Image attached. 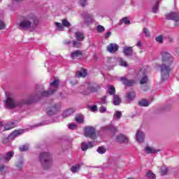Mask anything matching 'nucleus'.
Wrapping results in <instances>:
<instances>
[{
  "instance_id": "obj_26",
  "label": "nucleus",
  "mask_w": 179,
  "mask_h": 179,
  "mask_svg": "<svg viewBox=\"0 0 179 179\" xmlns=\"http://www.w3.org/2000/svg\"><path fill=\"white\" fill-rule=\"evenodd\" d=\"M75 36L78 41H83V39L85 38V34H83V32H76Z\"/></svg>"
},
{
  "instance_id": "obj_3",
  "label": "nucleus",
  "mask_w": 179,
  "mask_h": 179,
  "mask_svg": "<svg viewBox=\"0 0 179 179\" xmlns=\"http://www.w3.org/2000/svg\"><path fill=\"white\" fill-rule=\"evenodd\" d=\"M38 18L34 13H30L23 17L22 20L20 22L19 27L22 30H29L32 27L34 29L38 24Z\"/></svg>"
},
{
  "instance_id": "obj_31",
  "label": "nucleus",
  "mask_w": 179,
  "mask_h": 179,
  "mask_svg": "<svg viewBox=\"0 0 179 179\" xmlns=\"http://www.w3.org/2000/svg\"><path fill=\"white\" fill-rule=\"evenodd\" d=\"M138 104L141 107H148L150 103H149V101H148L146 99H143L138 102Z\"/></svg>"
},
{
  "instance_id": "obj_9",
  "label": "nucleus",
  "mask_w": 179,
  "mask_h": 179,
  "mask_svg": "<svg viewBox=\"0 0 179 179\" xmlns=\"http://www.w3.org/2000/svg\"><path fill=\"white\" fill-rule=\"evenodd\" d=\"M81 16H83L84 19V23L86 24H92L93 22H94V17H93V15L89 14L87 13H83L81 14Z\"/></svg>"
},
{
  "instance_id": "obj_18",
  "label": "nucleus",
  "mask_w": 179,
  "mask_h": 179,
  "mask_svg": "<svg viewBox=\"0 0 179 179\" xmlns=\"http://www.w3.org/2000/svg\"><path fill=\"white\" fill-rule=\"evenodd\" d=\"M116 139L120 143H127L129 138L124 134L117 136Z\"/></svg>"
},
{
  "instance_id": "obj_50",
  "label": "nucleus",
  "mask_w": 179,
  "mask_h": 179,
  "mask_svg": "<svg viewBox=\"0 0 179 179\" xmlns=\"http://www.w3.org/2000/svg\"><path fill=\"white\" fill-rule=\"evenodd\" d=\"M69 127V129H76V128H78V125L75 124H70L68 125Z\"/></svg>"
},
{
  "instance_id": "obj_54",
  "label": "nucleus",
  "mask_w": 179,
  "mask_h": 179,
  "mask_svg": "<svg viewBox=\"0 0 179 179\" xmlns=\"http://www.w3.org/2000/svg\"><path fill=\"white\" fill-rule=\"evenodd\" d=\"M110 36H111V31H108L107 33L105 34L104 38L107 39L110 37Z\"/></svg>"
},
{
  "instance_id": "obj_10",
  "label": "nucleus",
  "mask_w": 179,
  "mask_h": 179,
  "mask_svg": "<svg viewBox=\"0 0 179 179\" xmlns=\"http://www.w3.org/2000/svg\"><path fill=\"white\" fill-rule=\"evenodd\" d=\"M61 108V103H57L52 106V108H48L46 109V113L48 115H54Z\"/></svg>"
},
{
  "instance_id": "obj_14",
  "label": "nucleus",
  "mask_w": 179,
  "mask_h": 179,
  "mask_svg": "<svg viewBox=\"0 0 179 179\" xmlns=\"http://www.w3.org/2000/svg\"><path fill=\"white\" fill-rule=\"evenodd\" d=\"M134 52V50L132 49V47L131 46H124L123 48V53L127 57H132Z\"/></svg>"
},
{
  "instance_id": "obj_29",
  "label": "nucleus",
  "mask_w": 179,
  "mask_h": 179,
  "mask_svg": "<svg viewBox=\"0 0 179 179\" xmlns=\"http://www.w3.org/2000/svg\"><path fill=\"white\" fill-rule=\"evenodd\" d=\"M107 92L108 93V94H110V96H114V94H115V88L114 87V86L113 85H110L108 87V91Z\"/></svg>"
},
{
  "instance_id": "obj_59",
  "label": "nucleus",
  "mask_w": 179,
  "mask_h": 179,
  "mask_svg": "<svg viewBox=\"0 0 179 179\" xmlns=\"http://www.w3.org/2000/svg\"><path fill=\"white\" fill-rule=\"evenodd\" d=\"M3 127V125H2V122H0V127Z\"/></svg>"
},
{
  "instance_id": "obj_33",
  "label": "nucleus",
  "mask_w": 179,
  "mask_h": 179,
  "mask_svg": "<svg viewBox=\"0 0 179 179\" xmlns=\"http://www.w3.org/2000/svg\"><path fill=\"white\" fill-rule=\"evenodd\" d=\"M73 47H75L76 48H80V47H82V43H80V41H73Z\"/></svg>"
},
{
  "instance_id": "obj_56",
  "label": "nucleus",
  "mask_w": 179,
  "mask_h": 179,
  "mask_svg": "<svg viewBox=\"0 0 179 179\" xmlns=\"http://www.w3.org/2000/svg\"><path fill=\"white\" fill-rule=\"evenodd\" d=\"M17 167L18 170L22 169V167H23V163L20 162V164L17 165Z\"/></svg>"
},
{
  "instance_id": "obj_37",
  "label": "nucleus",
  "mask_w": 179,
  "mask_h": 179,
  "mask_svg": "<svg viewBox=\"0 0 179 179\" xmlns=\"http://www.w3.org/2000/svg\"><path fill=\"white\" fill-rule=\"evenodd\" d=\"M97 152L100 155H104V153H106V148L103 146L99 147L97 149Z\"/></svg>"
},
{
  "instance_id": "obj_60",
  "label": "nucleus",
  "mask_w": 179,
  "mask_h": 179,
  "mask_svg": "<svg viewBox=\"0 0 179 179\" xmlns=\"http://www.w3.org/2000/svg\"><path fill=\"white\" fill-rule=\"evenodd\" d=\"M128 179H135V178H129Z\"/></svg>"
},
{
  "instance_id": "obj_42",
  "label": "nucleus",
  "mask_w": 179,
  "mask_h": 179,
  "mask_svg": "<svg viewBox=\"0 0 179 179\" xmlns=\"http://www.w3.org/2000/svg\"><path fill=\"white\" fill-rule=\"evenodd\" d=\"M55 24L57 27V29L60 30V31H62V30H64V25L62 24L59 22H55Z\"/></svg>"
},
{
  "instance_id": "obj_58",
  "label": "nucleus",
  "mask_w": 179,
  "mask_h": 179,
  "mask_svg": "<svg viewBox=\"0 0 179 179\" xmlns=\"http://www.w3.org/2000/svg\"><path fill=\"white\" fill-rule=\"evenodd\" d=\"M14 1H15V2H22V1L23 0H14Z\"/></svg>"
},
{
  "instance_id": "obj_41",
  "label": "nucleus",
  "mask_w": 179,
  "mask_h": 179,
  "mask_svg": "<svg viewBox=\"0 0 179 179\" xmlns=\"http://www.w3.org/2000/svg\"><path fill=\"white\" fill-rule=\"evenodd\" d=\"M147 177L148 178H150V179H155L156 178V175L153 173H152V171H148L147 173Z\"/></svg>"
},
{
  "instance_id": "obj_20",
  "label": "nucleus",
  "mask_w": 179,
  "mask_h": 179,
  "mask_svg": "<svg viewBox=\"0 0 179 179\" xmlns=\"http://www.w3.org/2000/svg\"><path fill=\"white\" fill-rule=\"evenodd\" d=\"M87 76V71L85 69H82L76 73V78H86Z\"/></svg>"
},
{
  "instance_id": "obj_28",
  "label": "nucleus",
  "mask_w": 179,
  "mask_h": 179,
  "mask_svg": "<svg viewBox=\"0 0 179 179\" xmlns=\"http://www.w3.org/2000/svg\"><path fill=\"white\" fill-rule=\"evenodd\" d=\"M79 170H80V164H76L73 165L71 168V173H73L74 174L76 173H78V171H79Z\"/></svg>"
},
{
  "instance_id": "obj_38",
  "label": "nucleus",
  "mask_w": 179,
  "mask_h": 179,
  "mask_svg": "<svg viewBox=\"0 0 179 179\" xmlns=\"http://www.w3.org/2000/svg\"><path fill=\"white\" fill-rule=\"evenodd\" d=\"M113 166H115V160L110 159L108 161V166L106 167H113Z\"/></svg>"
},
{
  "instance_id": "obj_40",
  "label": "nucleus",
  "mask_w": 179,
  "mask_h": 179,
  "mask_svg": "<svg viewBox=\"0 0 179 179\" xmlns=\"http://www.w3.org/2000/svg\"><path fill=\"white\" fill-rule=\"evenodd\" d=\"M96 30L98 33H103L105 31L106 28H104V27L101 26V25H98L96 27Z\"/></svg>"
},
{
  "instance_id": "obj_52",
  "label": "nucleus",
  "mask_w": 179,
  "mask_h": 179,
  "mask_svg": "<svg viewBox=\"0 0 179 179\" xmlns=\"http://www.w3.org/2000/svg\"><path fill=\"white\" fill-rule=\"evenodd\" d=\"M5 29V23L0 20V30H3Z\"/></svg>"
},
{
  "instance_id": "obj_21",
  "label": "nucleus",
  "mask_w": 179,
  "mask_h": 179,
  "mask_svg": "<svg viewBox=\"0 0 179 179\" xmlns=\"http://www.w3.org/2000/svg\"><path fill=\"white\" fill-rule=\"evenodd\" d=\"M16 127V122L11 121L7 122V124L4 127L3 131H9L10 129H12L13 128H15Z\"/></svg>"
},
{
  "instance_id": "obj_48",
  "label": "nucleus",
  "mask_w": 179,
  "mask_h": 179,
  "mask_svg": "<svg viewBox=\"0 0 179 179\" xmlns=\"http://www.w3.org/2000/svg\"><path fill=\"white\" fill-rule=\"evenodd\" d=\"M106 111H107V108H106V106H101L99 108V112L101 113L102 114L106 113Z\"/></svg>"
},
{
  "instance_id": "obj_55",
  "label": "nucleus",
  "mask_w": 179,
  "mask_h": 179,
  "mask_svg": "<svg viewBox=\"0 0 179 179\" xmlns=\"http://www.w3.org/2000/svg\"><path fill=\"white\" fill-rule=\"evenodd\" d=\"M136 45L138 47V48H141V47H142V42H141V41H137Z\"/></svg>"
},
{
  "instance_id": "obj_46",
  "label": "nucleus",
  "mask_w": 179,
  "mask_h": 179,
  "mask_svg": "<svg viewBox=\"0 0 179 179\" xmlns=\"http://www.w3.org/2000/svg\"><path fill=\"white\" fill-rule=\"evenodd\" d=\"M122 22L124 24H131V21L129 20H128V17H127L122 18Z\"/></svg>"
},
{
  "instance_id": "obj_13",
  "label": "nucleus",
  "mask_w": 179,
  "mask_h": 179,
  "mask_svg": "<svg viewBox=\"0 0 179 179\" xmlns=\"http://www.w3.org/2000/svg\"><path fill=\"white\" fill-rule=\"evenodd\" d=\"M135 97H136V94H135L134 91L127 92L125 96V99L128 103H131V101H134Z\"/></svg>"
},
{
  "instance_id": "obj_39",
  "label": "nucleus",
  "mask_w": 179,
  "mask_h": 179,
  "mask_svg": "<svg viewBox=\"0 0 179 179\" xmlns=\"http://www.w3.org/2000/svg\"><path fill=\"white\" fill-rule=\"evenodd\" d=\"M62 24L64 26V27H71V22L66 19L62 20Z\"/></svg>"
},
{
  "instance_id": "obj_8",
  "label": "nucleus",
  "mask_w": 179,
  "mask_h": 179,
  "mask_svg": "<svg viewBox=\"0 0 179 179\" xmlns=\"http://www.w3.org/2000/svg\"><path fill=\"white\" fill-rule=\"evenodd\" d=\"M167 20H174L175 26H179V13L173 12L166 15Z\"/></svg>"
},
{
  "instance_id": "obj_44",
  "label": "nucleus",
  "mask_w": 179,
  "mask_h": 179,
  "mask_svg": "<svg viewBox=\"0 0 179 179\" xmlns=\"http://www.w3.org/2000/svg\"><path fill=\"white\" fill-rule=\"evenodd\" d=\"M20 152H26V150H29V145H24L20 147Z\"/></svg>"
},
{
  "instance_id": "obj_35",
  "label": "nucleus",
  "mask_w": 179,
  "mask_h": 179,
  "mask_svg": "<svg viewBox=\"0 0 179 179\" xmlns=\"http://www.w3.org/2000/svg\"><path fill=\"white\" fill-rule=\"evenodd\" d=\"M98 103L100 104L101 106L102 104H107V96H103L100 99V101H98Z\"/></svg>"
},
{
  "instance_id": "obj_51",
  "label": "nucleus",
  "mask_w": 179,
  "mask_h": 179,
  "mask_svg": "<svg viewBox=\"0 0 179 179\" xmlns=\"http://www.w3.org/2000/svg\"><path fill=\"white\" fill-rule=\"evenodd\" d=\"M120 64L121 66H128L127 62L124 61L122 59H120Z\"/></svg>"
},
{
  "instance_id": "obj_32",
  "label": "nucleus",
  "mask_w": 179,
  "mask_h": 179,
  "mask_svg": "<svg viewBox=\"0 0 179 179\" xmlns=\"http://www.w3.org/2000/svg\"><path fill=\"white\" fill-rule=\"evenodd\" d=\"M155 41H157V43H159V44H163L164 41V37L163 36V35H159L155 38Z\"/></svg>"
},
{
  "instance_id": "obj_4",
  "label": "nucleus",
  "mask_w": 179,
  "mask_h": 179,
  "mask_svg": "<svg viewBox=\"0 0 179 179\" xmlns=\"http://www.w3.org/2000/svg\"><path fill=\"white\" fill-rule=\"evenodd\" d=\"M38 159L44 170H48V169L52 166V157H51V154H50V152H44L41 153Z\"/></svg>"
},
{
  "instance_id": "obj_5",
  "label": "nucleus",
  "mask_w": 179,
  "mask_h": 179,
  "mask_svg": "<svg viewBox=\"0 0 179 179\" xmlns=\"http://www.w3.org/2000/svg\"><path fill=\"white\" fill-rule=\"evenodd\" d=\"M100 89V87L96 84L85 83L84 85H81L79 92L85 96L90 94L93 92H97V90Z\"/></svg>"
},
{
  "instance_id": "obj_23",
  "label": "nucleus",
  "mask_w": 179,
  "mask_h": 179,
  "mask_svg": "<svg viewBox=\"0 0 179 179\" xmlns=\"http://www.w3.org/2000/svg\"><path fill=\"white\" fill-rule=\"evenodd\" d=\"M71 57L72 59H77L79 57H82V51L76 50L71 53Z\"/></svg>"
},
{
  "instance_id": "obj_22",
  "label": "nucleus",
  "mask_w": 179,
  "mask_h": 179,
  "mask_svg": "<svg viewBox=\"0 0 179 179\" xmlns=\"http://www.w3.org/2000/svg\"><path fill=\"white\" fill-rule=\"evenodd\" d=\"M76 110L73 108L67 109L63 113V118H66V117H70V115H72L73 113H75Z\"/></svg>"
},
{
  "instance_id": "obj_19",
  "label": "nucleus",
  "mask_w": 179,
  "mask_h": 179,
  "mask_svg": "<svg viewBox=\"0 0 179 179\" xmlns=\"http://www.w3.org/2000/svg\"><path fill=\"white\" fill-rule=\"evenodd\" d=\"M145 153H148V155H155V153L160 152V150H156L153 147L147 146L145 148Z\"/></svg>"
},
{
  "instance_id": "obj_15",
  "label": "nucleus",
  "mask_w": 179,
  "mask_h": 179,
  "mask_svg": "<svg viewBox=\"0 0 179 179\" xmlns=\"http://www.w3.org/2000/svg\"><path fill=\"white\" fill-rule=\"evenodd\" d=\"M143 77L140 81L141 85H145V83H148V76H146V73H145V69H141L138 73V75H142Z\"/></svg>"
},
{
  "instance_id": "obj_36",
  "label": "nucleus",
  "mask_w": 179,
  "mask_h": 179,
  "mask_svg": "<svg viewBox=\"0 0 179 179\" xmlns=\"http://www.w3.org/2000/svg\"><path fill=\"white\" fill-rule=\"evenodd\" d=\"M167 171H169V169L166 166H162L161 168V175L166 176L167 174Z\"/></svg>"
},
{
  "instance_id": "obj_2",
  "label": "nucleus",
  "mask_w": 179,
  "mask_h": 179,
  "mask_svg": "<svg viewBox=\"0 0 179 179\" xmlns=\"http://www.w3.org/2000/svg\"><path fill=\"white\" fill-rule=\"evenodd\" d=\"M162 64L160 66L161 77L162 80H167L170 77V71L171 65L174 62V57L167 51L161 52Z\"/></svg>"
},
{
  "instance_id": "obj_11",
  "label": "nucleus",
  "mask_w": 179,
  "mask_h": 179,
  "mask_svg": "<svg viewBox=\"0 0 179 179\" xmlns=\"http://www.w3.org/2000/svg\"><path fill=\"white\" fill-rule=\"evenodd\" d=\"M94 146V141L83 142L81 143V149L83 152H86L87 149H92Z\"/></svg>"
},
{
  "instance_id": "obj_30",
  "label": "nucleus",
  "mask_w": 179,
  "mask_h": 179,
  "mask_svg": "<svg viewBox=\"0 0 179 179\" xmlns=\"http://www.w3.org/2000/svg\"><path fill=\"white\" fill-rule=\"evenodd\" d=\"M84 119L85 117L82 115H78L76 116V122H78V124H83Z\"/></svg>"
},
{
  "instance_id": "obj_24",
  "label": "nucleus",
  "mask_w": 179,
  "mask_h": 179,
  "mask_svg": "<svg viewBox=\"0 0 179 179\" xmlns=\"http://www.w3.org/2000/svg\"><path fill=\"white\" fill-rule=\"evenodd\" d=\"M104 131H110L111 132H117V128L113 124H108L103 127Z\"/></svg>"
},
{
  "instance_id": "obj_27",
  "label": "nucleus",
  "mask_w": 179,
  "mask_h": 179,
  "mask_svg": "<svg viewBox=\"0 0 179 179\" xmlns=\"http://www.w3.org/2000/svg\"><path fill=\"white\" fill-rule=\"evenodd\" d=\"M113 104L114 106H120L121 104V98L117 94L113 95Z\"/></svg>"
},
{
  "instance_id": "obj_47",
  "label": "nucleus",
  "mask_w": 179,
  "mask_h": 179,
  "mask_svg": "<svg viewBox=\"0 0 179 179\" xmlns=\"http://www.w3.org/2000/svg\"><path fill=\"white\" fill-rule=\"evenodd\" d=\"M143 33L145 37H150V31H149V29H148L147 28L143 29Z\"/></svg>"
},
{
  "instance_id": "obj_57",
  "label": "nucleus",
  "mask_w": 179,
  "mask_h": 179,
  "mask_svg": "<svg viewBox=\"0 0 179 179\" xmlns=\"http://www.w3.org/2000/svg\"><path fill=\"white\" fill-rule=\"evenodd\" d=\"M71 43V41H69V40H66L64 41V44H65L66 45H69V44Z\"/></svg>"
},
{
  "instance_id": "obj_49",
  "label": "nucleus",
  "mask_w": 179,
  "mask_h": 179,
  "mask_svg": "<svg viewBox=\"0 0 179 179\" xmlns=\"http://www.w3.org/2000/svg\"><path fill=\"white\" fill-rule=\"evenodd\" d=\"M115 116L116 117V118H117V120H120V118L122 117V113H121V111H116Z\"/></svg>"
},
{
  "instance_id": "obj_25",
  "label": "nucleus",
  "mask_w": 179,
  "mask_h": 179,
  "mask_svg": "<svg viewBox=\"0 0 179 179\" xmlns=\"http://www.w3.org/2000/svg\"><path fill=\"white\" fill-rule=\"evenodd\" d=\"M15 155V152L13 151H9L6 153V155L4 157V162H9L12 157Z\"/></svg>"
},
{
  "instance_id": "obj_12",
  "label": "nucleus",
  "mask_w": 179,
  "mask_h": 179,
  "mask_svg": "<svg viewBox=\"0 0 179 179\" xmlns=\"http://www.w3.org/2000/svg\"><path fill=\"white\" fill-rule=\"evenodd\" d=\"M118 48H120V47L118 46V45L115 44V43H110L108 46H107V51L108 52H110L111 54H115V52L117 51H118Z\"/></svg>"
},
{
  "instance_id": "obj_17",
  "label": "nucleus",
  "mask_w": 179,
  "mask_h": 179,
  "mask_svg": "<svg viewBox=\"0 0 179 179\" xmlns=\"http://www.w3.org/2000/svg\"><path fill=\"white\" fill-rule=\"evenodd\" d=\"M120 80L122 82L123 85L129 87L134 86L136 83L135 80H128L126 78H121Z\"/></svg>"
},
{
  "instance_id": "obj_16",
  "label": "nucleus",
  "mask_w": 179,
  "mask_h": 179,
  "mask_svg": "<svg viewBox=\"0 0 179 179\" xmlns=\"http://www.w3.org/2000/svg\"><path fill=\"white\" fill-rule=\"evenodd\" d=\"M136 141L140 143L143 142V141H145V134L141 131H137L136 134Z\"/></svg>"
},
{
  "instance_id": "obj_43",
  "label": "nucleus",
  "mask_w": 179,
  "mask_h": 179,
  "mask_svg": "<svg viewBox=\"0 0 179 179\" xmlns=\"http://www.w3.org/2000/svg\"><path fill=\"white\" fill-rule=\"evenodd\" d=\"M6 169H8V166H0V173H1L3 176H4V174L6 173Z\"/></svg>"
},
{
  "instance_id": "obj_7",
  "label": "nucleus",
  "mask_w": 179,
  "mask_h": 179,
  "mask_svg": "<svg viewBox=\"0 0 179 179\" xmlns=\"http://www.w3.org/2000/svg\"><path fill=\"white\" fill-rule=\"evenodd\" d=\"M23 134V130H15L14 131L10 134L8 138H4L3 140V145H6L10 142V141H13L17 136H19V135H22Z\"/></svg>"
},
{
  "instance_id": "obj_1",
  "label": "nucleus",
  "mask_w": 179,
  "mask_h": 179,
  "mask_svg": "<svg viewBox=\"0 0 179 179\" xmlns=\"http://www.w3.org/2000/svg\"><path fill=\"white\" fill-rule=\"evenodd\" d=\"M50 87H52L53 90H50L48 91L39 92L35 96L31 97V100L28 101H15V99L7 97L5 105L6 108H17L20 110L22 107H23V104H31L34 103V101H37V100H40L41 97H48L51 96V94H54L56 90H58V86H59V80H55L53 82L50 83Z\"/></svg>"
},
{
  "instance_id": "obj_6",
  "label": "nucleus",
  "mask_w": 179,
  "mask_h": 179,
  "mask_svg": "<svg viewBox=\"0 0 179 179\" xmlns=\"http://www.w3.org/2000/svg\"><path fill=\"white\" fill-rule=\"evenodd\" d=\"M84 135L86 138L96 139V129L92 126L85 127L84 130Z\"/></svg>"
},
{
  "instance_id": "obj_45",
  "label": "nucleus",
  "mask_w": 179,
  "mask_h": 179,
  "mask_svg": "<svg viewBox=\"0 0 179 179\" xmlns=\"http://www.w3.org/2000/svg\"><path fill=\"white\" fill-rule=\"evenodd\" d=\"M79 3L80 6L85 8L87 5V0H79Z\"/></svg>"
},
{
  "instance_id": "obj_34",
  "label": "nucleus",
  "mask_w": 179,
  "mask_h": 179,
  "mask_svg": "<svg viewBox=\"0 0 179 179\" xmlns=\"http://www.w3.org/2000/svg\"><path fill=\"white\" fill-rule=\"evenodd\" d=\"M160 2V0H157L155 3V6L152 8V12L153 13H157V10H159V3Z\"/></svg>"
},
{
  "instance_id": "obj_53",
  "label": "nucleus",
  "mask_w": 179,
  "mask_h": 179,
  "mask_svg": "<svg viewBox=\"0 0 179 179\" xmlns=\"http://www.w3.org/2000/svg\"><path fill=\"white\" fill-rule=\"evenodd\" d=\"M90 108L91 111L94 112L97 110V106H96V105L92 106L90 107Z\"/></svg>"
}]
</instances>
